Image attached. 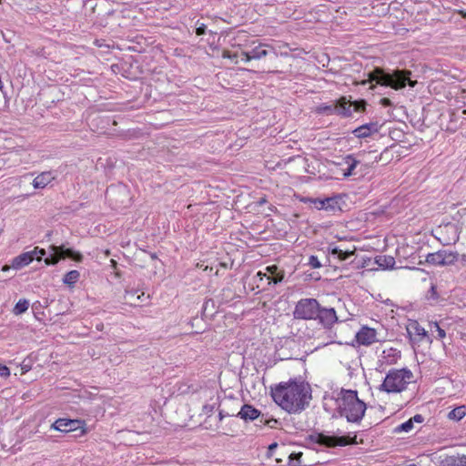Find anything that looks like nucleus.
<instances>
[{
	"label": "nucleus",
	"instance_id": "f257e3e1",
	"mask_svg": "<svg viewBox=\"0 0 466 466\" xmlns=\"http://www.w3.org/2000/svg\"><path fill=\"white\" fill-rule=\"evenodd\" d=\"M273 400L285 411L300 413L309 404L311 390L309 384L290 380L271 388Z\"/></svg>",
	"mask_w": 466,
	"mask_h": 466
},
{
	"label": "nucleus",
	"instance_id": "f03ea898",
	"mask_svg": "<svg viewBox=\"0 0 466 466\" xmlns=\"http://www.w3.org/2000/svg\"><path fill=\"white\" fill-rule=\"evenodd\" d=\"M295 319L316 320L324 329H330L339 319L334 308L322 307L316 299H300L293 310Z\"/></svg>",
	"mask_w": 466,
	"mask_h": 466
},
{
	"label": "nucleus",
	"instance_id": "7ed1b4c3",
	"mask_svg": "<svg viewBox=\"0 0 466 466\" xmlns=\"http://www.w3.org/2000/svg\"><path fill=\"white\" fill-rule=\"evenodd\" d=\"M369 79L363 81L365 85L367 82H375L378 85L383 86H389L395 90L404 88L407 85L410 87H414L417 85L416 80H411V72L407 69H395L391 72L385 71L382 68H375L373 71L369 73Z\"/></svg>",
	"mask_w": 466,
	"mask_h": 466
},
{
	"label": "nucleus",
	"instance_id": "20e7f679",
	"mask_svg": "<svg viewBox=\"0 0 466 466\" xmlns=\"http://www.w3.org/2000/svg\"><path fill=\"white\" fill-rule=\"evenodd\" d=\"M366 403L360 400L358 391L341 389L338 399V410L349 422L359 423L365 415Z\"/></svg>",
	"mask_w": 466,
	"mask_h": 466
},
{
	"label": "nucleus",
	"instance_id": "39448f33",
	"mask_svg": "<svg viewBox=\"0 0 466 466\" xmlns=\"http://www.w3.org/2000/svg\"><path fill=\"white\" fill-rule=\"evenodd\" d=\"M412 377V372L407 368L391 369L386 374L379 390L387 393H400L407 389Z\"/></svg>",
	"mask_w": 466,
	"mask_h": 466
},
{
	"label": "nucleus",
	"instance_id": "423d86ee",
	"mask_svg": "<svg viewBox=\"0 0 466 466\" xmlns=\"http://www.w3.org/2000/svg\"><path fill=\"white\" fill-rule=\"evenodd\" d=\"M50 255L45 258L46 265H56L61 258H69L75 261L80 262L83 259V255L69 248L64 246L51 245Z\"/></svg>",
	"mask_w": 466,
	"mask_h": 466
},
{
	"label": "nucleus",
	"instance_id": "0eeeda50",
	"mask_svg": "<svg viewBox=\"0 0 466 466\" xmlns=\"http://www.w3.org/2000/svg\"><path fill=\"white\" fill-rule=\"evenodd\" d=\"M341 166V171L344 177H349L352 176H363L364 171L367 169L366 164H361L359 160L355 158L353 155H347L341 163H339Z\"/></svg>",
	"mask_w": 466,
	"mask_h": 466
},
{
	"label": "nucleus",
	"instance_id": "6e6552de",
	"mask_svg": "<svg viewBox=\"0 0 466 466\" xmlns=\"http://www.w3.org/2000/svg\"><path fill=\"white\" fill-rule=\"evenodd\" d=\"M458 257L457 252L441 249L434 253H429L426 257V262L434 266H448L454 264Z\"/></svg>",
	"mask_w": 466,
	"mask_h": 466
},
{
	"label": "nucleus",
	"instance_id": "1a4fd4ad",
	"mask_svg": "<svg viewBox=\"0 0 466 466\" xmlns=\"http://www.w3.org/2000/svg\"><path fill=\"white\" fill-rule=\"evenodd\" d=\"M309 440L315 443H318L326 447H336V446H346L352 443V441L348 436H329L324 433H315L309 436Z\"/></svg>",
	"mask_w": 466,
	"mask_h": 466
},
{
	"label": "nucleus",
	"instance_id": "9d476101",
	"mask_svg": "<svg viewBox=\"0 0 466 466\" xmlns=\"http://www.w3.org/2000/svg\"><path fill=\"white\" fill-rule=\"evenodd\" d=\"M84 425L85 422L81 420L59 418L53 423L52 428L56 431L70 432L82 429Z\"/></svg>",
	"mask_w": 466,
	"mask_h": 466
},
{
	"label": "nucleus",
	"instance_id": "9b49d317",
	"mask_svg": "<svg viewBox=\"0 0 466 466\" xmlns=\"http://www.w3.org/2000/svg\"><path fill=\"white\" fill-rule=\"evenodd\" d=\"M377 331L376 329L368 326H363L356 333L355 339L359 345L370 346L377 341Z\"/></svg>",
	"mask_w": 466,
	"mask_h": 466
},
{
	"label": "nucleus",
	"instance_id": "f8f14e48",
	"mask_svg": "<svg viewBox=\"0 0 466 466\" xmlns=\"http://www.w3.org/2000/svg\"><path fill=\"white\" fill-rule=\"evenodd\" d=\"M267 47V45L259 44L258 46L252 48L250 51H242L240 53L241 61H243L244 63H248L252 59L259 60L267 56L268 54Z\"/></svg>",
	"mask_w": 466,
	"mask_h": 466
},
{
	"label": "nucleus",
	"instance_id": "ddd939ff",
	"mask_svg": "<svg viewBox=\"0 0 466 466\" xmlns=\"http://www.w3.org/2000/svg\"><path fill=\"white\" fill-rule=\"evenodd\" d=\"M315 208L321 210L335 212L340 210L339 198L338 197H331L326 198H315L312 200Z\"/></svg>",
	"mask_w": 466,
	"mask_h": 466
},
{
	"label": "nucleus",
	"instance_id": "4468645a",
	"mask_svg": "<svg viewBox=\"0 0 466 466\" xmlns=\"http://www.w3.org/2000/svg\"><path fill=\"white\" fill-rule=\"evenodd\" d=\"M407 332L412 344L420 343L428 337V333L417 321H412L407 327Z\"/></svg>",
	"mask_w": 466,
	"mask_h": 466
},
{
	"label": "nucleus",
	"instance_id": "2eb2a0df",
	"mask_svg": "<svg viewBox=\"0 0 466 466\" xmlns=\"http://www.w3.org/2000/svg\"><path fill=\"white\" fill-rule=\"evenodd\" d=\"M401 353L397 349L390 348L384 350L381 354V359L379 360V368L382 371L383 365H393L400 359Z\"/></svg>",
	"mask_w": 466,
	"mask_h": 466
},
{
	"label": "nucleus",
	"instance_id": "dca6fc26",
	"mask_svg": "<svg viewBox=\"0 0 466 466\" xmlns=\"http://www.w3.org/2000/svg\"><path fill=\"white\" fill-rule=\"evenodd\" d=\"M379 127L380 126L378 122H370L358 127L352 131V134L358 138H365L377 133L379 131Z\"/></svg>",
	"mask_w": 466,
	"mask_h": 466
},
{
	"label": "nucleus",
	"instance_id": "f3484780",
	"mask_svg": "<svg viewBox=\"0 0 466 466\" xmlns=\"http://www.w3.org/2000/svg\"><path fill=\"white\" fill-rule=\"evenodd\" d=\"M236 416L244 420L245 421H252L259 418L260 410L250 404H244L242 405L240 410L236 414Z\"/></svg>",
	"mask_w": 466,
	"mask_h": 466
},
{
	"label": "nucleus",
	"instance_id": "a211bd4d",
	"mask_svg": "<svg viewBox=\"0 0 466 466\" xmlns=\"http://www.w3.org/2000/svg\"><path fill=\"white\" fill-rule=\"evenodd\" d=\"M335 107L336 111L335 113L337 115H339L344 117L350 116L352 114V105L347 100L345 96H341L339 99L336 100L335 102Z\"/></svg>",
	"mask_w": 466,
	"mask_h": 466
},
{
	"label": "nucleus",
	"instance_id": "6ab92c4d",
	"mask_svg": "<svg viewBox=\"0 0 466 466\" xmlns=\"http://www.w3.org/2000/svg\"><path fill=\"white\" fill-rule=\"evenodd\" d=\"M33 255L30 251L23 252L12 259L11 267L14 269H21L33 261Z\"/></svg>",
	"mask_w": 466,
	"mask_h": 466
},
{
	"label": "nucleus",
	"instance_id": "aec40b11",
	"mask_svg": "<svg viewBox=\"0 0 466 466\" xmlns=\"http://www.w3.org/2000/svg\"><path fill=\"white\" fill-rule=\"evenodd\" d=\"M54 179L55 177L53 176L52 172L46 171L42 172L36 177H35L32 184L35 188L42 189L50 184Z\"/></svg>",
	"mask_w": 466,
	"mask_h": 466
},
{
	"label": "nucleus",
	"instance_id": "412c9836",
	"mask_svg": "<svg viewBox=\"0 0 466 466\" xmlns=\"http://www.w3.org/2000/svg\"><path fill=\"white\" fill-rule=\"evenodd\" d=\"M375 263L381 269H391L395 265V258L389 255H379L375 258Z\"/></svg>",
	"mask_w": 466,
	"mask_h": 466
},
{
	"label": "nucleus",
	"instance_id": "4be33fe9",
	"mask_svg": "<svg viewBox=\"0 0 466 466\" xmlns=\"http://www.w3.org/2000/svg\"><path fill=\"white\" fill-rule=\"evenodd\" d=\"M328 251L331 255H336L341 261L348 259L350 256L354 254V251L342 250L334 244L329 245Z\"/></svg>",
	"mask_w": 466,
	"mask_h": 466
},
{
	"label": "nucleus",
	"instance_id": "5701e85b",
	"mask_svg": "<svg viewBox=\"0 0 466 466\" xmlns=\"http://www.w3.org/2000/svg\"><path fill=\"white\" fill-rule=\"evenodd\" d=\"M466 415V407L464 405L456 407L448 413V418L454 421H460Z\"/></svg>",
	"mask_w": 466,
	"mask_h": 466
},
{
	"label": "nucleus",
	"instance_id": "b1692460",
	"mask_svg": "<svg viewBox=\"0 0 466 466\" xmlns=\"http://www.w3.org/2000/svg\"><path fill=\"white\" fill-rule=\"evenodd\" d=\"M79 278L80 273L77 270H70L64 276L63 282L72 287L78 281Z\"/></svg>",
	"mask_w": 466,
	"mask_h": 466
},
{
	"label": "nucleus",
	"instance_id": "393cba45",
	"mask_svg": "<svg viewBox=\"0 0 466 466\" xmlns=\"http://www.w3.org/2000/svg\"><path fill=\"white\" fill-rule=\"evenodd\" d=\"M29 307V301L27 299H19L16 304L15 305V308L13 309V312L15 315H20L24 312H25L28 309Z\"/></svg>",
	"mask_w": 466,
	"mask_h": 466
},
{
	"label": "nucleus",
	"instance_id": "a878e982",
	"mask_svg": "<svg viewBox=\"0 0 466 466\" xmlns=\"http://www.w3.org/2000/svg\"><path fill=\"white\" fill-rule=\"evenodd\" d=\"M335 111H336L335 105L322 104V105H320L319 106L317 107V113L324 114V115H327V116H329V115H332V114H336Z\"/></svg>",
	"mask_w": 466,
	"mask_h": 466
},
{
	"label": "nucleus",
	"instance_id": "bb28decb",
	"mask_svg": "<svg viewBox=\"0 0 466 466\" xmlns=\"http://www.w3.org/2000/svg\"><path fill=\"white\" fill-rule=\"evenodd\" d=\"M413 429L412 420H408L407 421L398 425L394 429L395 433L409 432Z\"/></svg>",
	"mask_w": 466,
	"mask_h": 466
},
{
	"label": "nucleus",
	"instance_id": "cd10ccee",
	"mask_svg": "<svg viewBox=\"0 0 466 466\" xmlns=\"http://www.w3.org/2000/svg\"><path fill=\"white\" fill-rule=\"evenodd\" d=\"M31 254L33 255V259H36L40 261L43 257L46 255V251L44 248H40L38 247L34 248L33 250H30Z\"/></svg>",
	"mask_w": 466,
	"mask_h": 466
},
{
	"label": "nucleus",
	"instance_id": "c85d7f7f",
	"mask_svg": "<svg viewBox=\"0 0 466 466\" xmlns=\"http://www.w3.org/2000/svg\"><path fill=\"white\" fill-rule=\"evenodd\" d=\"M350 105L353 106L352 111L361 112L365 110L367 103L365 100H356L350 103Z\"/></svg>",
	"mask_w": 466,
	"mask_h": 466
},
{
	"label": "nucleus",
	"instance_id": "c756f323",
	"mask_svg": "<svg viewBox=\"0 0 466 466\" xmlns=\"http://www.w3.org/2000/svg\"><path fill=\"white\" fill-rule=\"evenodd\" d=\"M22 374H25L32 369V360L30 358L25 359L20 364Z\"/></svg>",
	"mask_w": 466,
	"mask_h": 466
},
{
	"label": "nucleus",
	"instance_id": "7c9ffc66",
	"mask_svg": "<svg viewBox=\"0 0 466 466\" xmlns=\"http://www.w3.org/2000/svg\"><path fill=\"white\" fill-rule=\"evenodd\" d=\"M222 57L228 58V59H231V60H235V63L237 64L238 63L237 58H238V57L241 58V56L238 52H234L233 53V52L228 51V50H224L223 54H222Z\"/></svg>",
	"mask_w": 466,
	"mask_h": 466
},
{
	"label": "nucleus",
	"instance_id": "2f4dec72",
	"mask_svg": "<svg viewBox=\"0 0 466 466\" xmlns=\"http://www.w3.org/2000/svg\"><path fill=\"white\" fill-rule=\"evenodd\" d=\"M308 265H309L312 268H321V263L319 262L317 256L311 255L309 258Z\"/></svg>",
	"mask_w": 466,
	"mask_h": 466
},
{
	"label": "nucleus",
	"instance_id": "473e14b6",
	"mask_svg": "<svg viewBox=\"0 0 466 466\" xmlns=\"http://www.w3.org/2000/svg\"><path fill=\"white\" fill-rule=\"evenodd\" d=\"M283 279L284 274L277 271L275 274H272V277L270 276V279H268V284H270L271 282H273L274 284L280 283L283 280Z\"/></svg>",
	"mask_w": 466,
	"mask_h": 466
},
{
	"label": "nucleus",
	"instance_id": "72a5a7b5",
	"mask_svg": "<svg viewBox=\"0 0 466 466\" xmlns=\"http://www.w3.org/2000/svg\"><path fill=\"white\" fill-rule=\"evenodd\" d=\"M215 410V403L213 404H205L202 408L203 414L207 416H210Z\"/></svg>",
	"mask_w": 466,
	"mask_h": 466
},
{
	"label": "nucleus",
	"instance_id": "f704fd0d",
	"mask_svg": "<svg viewBox=\"0 0 466 466\" xmlns=\"http://www.w3.org/2000/svg\"><path fill=\"white\" fill-rule=\"evenodd\" d=\"M138 293V290L137 289H131V290H127L126 292V298L127 299H129L131 302H134L136 303V299H137V294Z\"/></svg>",
	"mask_w": 466,
	"mask_h": 466
},
{
	"label": "nucleus",
	"instance_id": "c9c22d12",
	"mask_svg": "<svg viewBox=\"0 0 466 466\" xmlns=\"http://www.w3.org/2000/svg\"><path fill=\"white\" fill-rule=\"evenodd\" d=\"M0 376L3 378H8L10 376V370L7 366L0 364Z\"/></svg>",
	"mask_w": 466,
	"mask_h": 466
},
{
	"label": "nucleus",
	"instance_id": "e433bc0d",
	"mask_svg": "<svg viewBox=\"0 0 466 466\" xmlns=\"http://www.w3.org/2000/svg\"><path fill=\"white\" fill-rule=\"evenodd\" d=\"M279 423L278 420L274 419V418H270V419H265L264 420V426H268L269 428H276L277 427V424Z\"/></svg>",
	"mask_w": 466,
	"mask_h": 466
},
{
	"label": "nucleus",
	"instance_id": "4c0bfd02",
	"mask_svg": "<svg viewBox=\"0 0 466 466\" xmlns=\"http://www.w3.org/2000/svg\"><path fill=\"white\" fill-rule=\"evenodd\" d=\"M390 153L389 149L386 148L383 150V152L380 153V155L379 157H376L375 161L376 162H380V161H383L384 159L386 160V163L389 162L388 160V154Z\"/></svg>",
	"mask_w": 466,
	"mask_h": 466
},
{
	"label": "nucleus",
	"instance_id": "58836bf2",
	"mask_svg": "<svg viewBox=\"0 0 466 466\" xmlns=\"http://www.w3.org/2000/svg\"><path fill=\"white\" fill-rule=\"evenodd\" d=\"M434 327L436 329V331L438 333L439 339H443L446 336V332L443 329H441L437 322L434 323Z\"/></svg>",
	"mask_w": 466,
	"mask_h": 466
},
{
	"label": "nucleus",
	"instance_id": "ea45409f",
	"mask_svg": "<svg viewBox=\"0 0 466 466\" xmlns=\"http://www.w3.org/2000/svg\"><path fill=\"white\" fill-rule=\"evenodd\" d=\"M206 30H207V26L205 24H200L197 28H196V34L197 35H203L206 34Z\"/></svg>",
	"mask_w": 466,
	"mask_h": 466
},
{
	"label": "nucleus",
	"instance_id": "a19ab883",
	"mask_svg": "<svg viewBox=\"0 0 466 466\" xmlns=\"http://www.w3.org/2000/svg\"><path fill=\"white\" fill-rule=\"evenodd\" d=\"M445 228L454 233L453 241L456 242L459 239V235H457V228L452 224H449Z\"/></svg>",
	"mask_w": 466,
	"mask_h": 466
},
{
	"label": "nucleus",
	"instance_id": "79ce46f5",
	"mask_svg": "<svg viewBox=\"0 0 466 466\" xmlns=\"http://www.w3.org/2000/svg\"><path fill=\"white\" fill-rule=\"evenodd\" d=\"M149 299L148 296H145V293L144 292H141V293H137V299H136V302H138V303H144L146 302L147 299Z\"/></svg>",
	"mask_w": 466,
	"mask_h": 466
},
{
	"label": "nucleus",
	"instance_id": "37998d69",
	"mask_svg": "<svg viewBox=\"0 0 466 466\" xmlns=\"http://www.w3.org/2000/svg\"><path fill=\"white\" fill-rule=\"evenodd\" d=\"M410 420H412V424H414V422L421 423L424 420V417L421 414H416L411 417Z\"/></svg>",
	"mask_w": 466,
	"mask_h": 466
},
{
	"label": "nucleus",
	"instance_id": "c03bdc74",
	"mask_svg": "<svg viewBox=\"0 0 466 466\" xmlns=\"http://www.w3.org/2000/svg\"><path fill=\"white\" fill-rule=\"evenodd\" d=\"M300 456H301V453H294V452L291 453L289 455V464H291L292 466H296L295 464H292V461L296 460V459L299 460Z\"/></svg>",
	"mask_w": 466,
	"mask_h": 466
},
{
	"label": "nucleus",
	"instance_id": "a18cd8bd",
	"mask_svg": "<svg viewBox=\"0 0 466 466\" xmlns=\"http://www.w3.org/2000/svg\"><path fill=\"white\" fill-rule=\"evenodd\" d=\"M266 270L272 276V274H275L278 271V267L276 265L268 266Z\"/></svg>",
	"mask_w": 466,
	"mask_h": 466
},
{
	"label": "nucleus",
	"instance_id": "49530a36",
	"mask_svg": "<svg viewBox=\"0 0 466 466\" xmlns=\"http://www.w3.org/2000/svg\"><path fill=\"white\" fill-rule=\"evenodd\" d=\"M257 278L259 279V280H263L265 278L268 279H270V276H268L267 273H263L261 271H258L256 275Z\"/></svg>",
	"mask_w": 466,
	"mask_h": 466
},
{
	"label": "nucleus",
	"instance_id": "de8ad7c7",
	"mask_svg": "<svg viewBox=\"0 0 466 466\" xmlns=\"http://www.w3.org/2000/svg\"><path fill=\"white\" fill-rule=\"evenodd\" d=\"M234 415H235L234 413H232V414H230L228 412L225 413L223 410H219L218 419H219V420H222L225 417L234 416Z\"/></svg>",
	"mask_w": 466,
	"mask_h": 466
},
{
	"label": "nucleus",
	"instance_id": "09e8293b",
	"mask_svg": "<svg viewBox=\"0 0 466 466\" xmlns=\"http://www.w3.org/2000/svg\"><path fill=\"white\" fill-rule=\"evenodd\" d=\"M265 419H267V417H266L264 414H262V413L260 412V416H259V418H258V419H257V420H258V425H260V426H261V425H264V420H265Z\"/></svg>",
	"mask_w": 466,
	"mask_h": 466
},
{
	"label": "nucleus",
	"instance_id": "8fccbe9b",
	"mask_svg": "<svg viewBox=\"0 0 466 466\" xmlns=\"http://www.w3.org/2000/svg\"><path fill=\"white\" fill-rule=\"evenodd\" d=\"M268 202L267 198L265 197L263 198H260L258 201H257V204L258 206H262L264 204H266Z\"/></svg>",
	"mask_w": 466,
	"mask_h": 466
},
{
	"label": "nucleus",
	"instance_id": "3c124183",
	"mask_svg": "<svg viewBox=\"0 0 466 466\" xmlns=\"http://www.w3.org/2000/svg\"><path fill=\"white\" fill-rule=\"evenodd\" d=\"M381 103H382L383 106H388V105L390 104V100L389 98H383L381 100Z\"/></svg>",
	"mask_w": 466,
	"mask_h": 466
},
{
	"label": "nucleus",
	"instance_id": "603ef678",
	"mask_svg": "<svg viewBox=\"0 0 466 466\" xmlns=\"http://www.w3.org/2000/svg\"><path fill=\"white\" fill-rule=\"evenodd\" d=\"M277 446H278V444L276 442H274V443L269 445L268 450L271 451V450L277 448Z\"/></svg>",
	"mask_w": 466,
	"mask_h": 466
},
{
	"label": "nucleus",
	"instance_id": "864d4df0",
	"mask_svg": "<svg viewBox=\"0 0 466 466\" xmlns=\"http://www.w3.org/2000/svg\"><path fill=\"white\" fill-rule=\"evenodd\" d=\"M9 268H10V266H8V265H5V266H3L2 270H3V271H8V270H9Z\"/></svg>",
	"mask_w": 466,
	"mask_h": 466
},
{
	"label": "nucleus",
	"instance_id": "5fc2aeb1",
	"mask_svg": "<svg viewBox=\"0 0 466 466\" xmlns=\"http://www.w3.org/2000/svg\"><path fill=\"white\" fill-rule=\"evenodd\" d=\"M431 292L432 296H435V295H436V289H435V287H433V286L431 287Z\"/></svg>",
	"mask_w": 466,
	"mask_h": 466
},
{
	"label": "nucleus",
	"instance_id": "6e6d98bb",
	"mask_svg": "<svg viewBox=\"0 0 466 466\" xmlns=\"http://www.w3.org/2000/svg\"><path fill=\"white\" fill-rule=\"evenodd\" d=\"M454 466H466V462L465 463H460V464H456Z\"/></svg>",
	"mask_w": 466,
	"mask_h": 466
}]
</instances>
